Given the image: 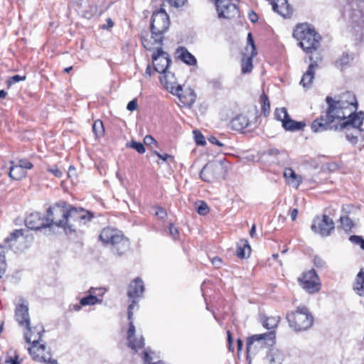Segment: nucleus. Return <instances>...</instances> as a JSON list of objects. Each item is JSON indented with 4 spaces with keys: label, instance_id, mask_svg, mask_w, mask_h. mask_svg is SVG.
Masks as SVG:
<instances>
[{
    "label": "nucleus",
    "instance_id": "1",
    "mask_svg": "<svg viewBox=\"0 0 364 364\" xmlns=\"http://www.w3.org/2000/svg\"><path fill=\"white\" fill-rule=\"evenodd\" d=\"M326 102L328 109L325 114H321L311 123V128L314 132L349 130L351 127L356 129L363 124L364 114L363 112L355 113L357 100L352 93H344L338 100L328 96Z\"/></svg>",
    "mask_w": 364,
    "mask_h": 364
},
{
    "label": "nucleus",
    "instance_id": "2",
    "mask_svg": "<svg viewBox=\"0 0 364 364\" xmlns=\"http://www.w3.org/2000/svg\"><path fill=\"white\" fill-rule=\"evenodd\" d=\"M170 24L169 17L164 9H161L153 13L151 18L150 38L143 36L141 43L147 50H154L156 46H161L163 44L164 33L168 29Z\"/></svg>",
    "mask_w": 364,
    "mask_h": 364
},
{
    "label": "nucleus",
    "instance_id": "3",
    "mask_svg": "<svg viewBox=\"0 0 364 364\" xmlns=\"http://www.w3.org/2000/svg\"><path fill=\"white\" fill-rule=\"evenodd\" d=\"M293 36L306 53H312L320 46L321 36L308 23L298 24Z\"/></svg>",
    "mask_w": 364,
    "mask_h": 364
},
{
    "label": "nucleus",
    "instance_id": "4",
    "mask_svg": "<svg viewBox=\"0 0 364 364\" xmlns=\"http://www.w3.org/2000/svg\"><path fill=\"white\" fill-rule=\"evenodd\" d=\"M100 240L105 244L112 246L113 253L122 255L129 249L130 243L121 231L110 228H104L100 236Z\"/></svg>",
    "mask_w": 364,
    "mask_h": 364
},
{
    "label": "nucleus",
    "instance_id": "5",
    "mask_svg": "<svg viewBox=\"0 0 364 364\" xmlns=\"http://www.w3.org/2000/svg\"><path fill=\"white\" fill-rule=\"evenodd\" d=\"M92 218V212L83 208H77L69 204L65 228V234L75 232L79 228L90 222Z\"/></svg>",
    "mask_w": 364,
    "mask_h": 364
},
{
    "label": "nucleus",
    "instance_id": "6",
    "mask_svg": "<svg viewBox=\"0 0 364 364\" xmlns=\"http://www.w3.org/2000/svg\"><path fill=\"white\" fill-rule=\"evenodd\" d=\"M286 318L290 328L296 332L309 329L314 322L313 316L305 306H299L294 311L287 314Z\"/></svg>",
    "mask_w": 364,
    "mask_h": 364
},
{
    "label": "nucleus",
    "instance_id": "7",
    "mask_svg": "<svg viewBox=\"0 0 364 364\" xmlns=\"http://www.w3.org/2000/svg\"><path fill=\"white\" fill-rule=\"evenodd\" d=\"M68 205L65 201H60L48 208L46 216L48 227L54 225L65 231Z\"/></svg>",
    "mask_w": 364,
    "mask_h": 364
},
{
    "label": "nucleus",
    "instance_id": "8",
    "mask_svg": "<svg viewBox=\"0 0 364 364\" xmlns=\"http://www.w3.org/2000/svg\"><path fill=\"white\" fill-rule=\"evenodd\" d=\"M225 170L222 161L208 163L200 173V178L208 183H213L223 178Z\"/></svg>",
    "mask_w": 364,
    "mask_h": 364
},
{
    "label": "nucleus",
    "instance_id": "9",
    "mask_svg": "<svg viewBox=\"0 0 364 364\" xmlns=\"http://www.w3.org/2000/svg\"><path fill=\"white\" fill-rule=\"evenodd\" d=\"M344 12L352 23L364 24V0H351L345 6Z\"/></svg>",
    "mask_w": 364,
    "mask_h": 364
},
{
    "label": "nucleus",
    "instance_id": "10",
    "mask_svg": "<svg viewBox=\"0 0 364 364\" xmlns=\"http://www.w3.org/2000/svg\"><path fill=\"white\" fill-rule=\"evenodd\" d=\"M15 318L20 326L24 328V338L27 343L32 340L33 334L28 314V307L24 304L16 306L15 309Z\"/></svg>",
    "mask_w": 364,
    "mask_h": 364
},
{
    "label": "nucleus",
    "instance_id": "11",
    "mask_svg": "<svg viewBox=\"0 0 364 364\" xmlns=\"http://www.w3.org/2000/svg\"><path fill=\"white\" fill-rule=\"evenodd\" d=\"M220 18H232L239 16L237 0H214Z\"/></svg>",
    "mask_w": 364,
    "mask_h": 364
},
{
    "label": "nucleus",
    "instance_id": "12",
    "mask_svg": "<svg viewBox=\"0 0 364 364\" xmlns=\"http://www.w3.org/2000/svg\"><path fill=\"white\" fill-rule=\"evenodd\" d=\"M334 228L333 220L326 215H323L321 217L316 215L311 225L312 231L322 237L330 235Z\"/></svg>",
    "mask_w": 364,
    "mask_h": 364
},
{
    "label": "nucleus",
    "instance_id": "13",
    "mask_svg": "<svg viewBox=\"0 0 364 364\" xmlns=\"http://www.w3.org/2000/svg\"><path fill=\"white\" fill-rule=\"evenodd\" d=\"M299 282L302 288L309 294L316 293L321 289L318 276L313 269L304 272L299 279Z\"/></svg>",
    "mask_w": 364,
    "mask_h": 364
},
{
    "label": "nucleus",
    "instance_id": "14",
    "mask_svg": "<svg viewBox=\"0 0 364 364\" xmlns=\"http://www.w3.org/2000/svg\"><path fill=\"white\" fill-rule=\"evenodd\" d=\"M154 50L156 51L151 55L154 68L156 72L161 73L168 70L171 60L169 55L163 50L161 46H156Z\"/></svg>",
    "mask_w": 364,
    "mask_h": 364
},
{
    "label": "nucleus",
    "instance_id": "15",
    "mask_svg": "<svg viewBox=\"0 0 364 364\" xmlns=\"http://www.w3.org/2000/svg\"><path fill=\"white\" fill-rule=\"evenodd\" d=\"M161 73L163 76L161 77L160 81L167 90L171 94H178V91H181V85L177 83L176 78L173 73L167 70Z\"/></svg>",
    "mask_w": 364,
    "mask_h": 364
},
{
    "label": "nucleus",
    "instance_id": "16",
    "mask_svg": "<svg viewBox=\"0 0 364 364\" xmlns=\"http://www.w3.org/2000/svg\"><path fill=\"white\" fill-rule=\"evenodd\" d=\"M275 336L273 332H269L263 334H256L249 337L247 340V353H250L251 348L255 342L264 343L268 346H272L274 341Z\"/></svg>",
    "mask_w": 364,
    "mask_h": 364
},
{
    "label": "nucleus",
    "instance_id": "17",
    "mask_svg": "<svg viewBox=\"0 0 364 364\" xmlns=\"http://www.w3.org/2000/svg\"><path fill=\"white\" fill-rule=\"evenodd\" d=\"M26 227L31 230H39L48 227L46 217H41L38 212L31 213L25 220Z\"/></svg>",
    "mask_w": 364,
    "mask_h": 364
},
{
    "label": "nucleus",
    "instance_id": "18",
    "mask_svg": "<svg viewBox=\"0 0 364 364\" xmlns=\"http://www.w3.org/2000/svg\"><path fill=\"white\" fill-rule=\"evenodd\" d=\"M144 291V285L140 278L134 279L128 287L127 296L131 299L141 297Z\"/></svg>",
    "mask_w": 364,
    "mask_h": 364
},
{
    "label": "nucleus",
    "instance_id": "19",
    "mask_svg": "<svg viewBox=\"0 0 364 364\" xmlns=\"http://www.w3.org/2000/svg\"><path fill=\"white\" fill-rule=\"evenodd\" d=\"M135 326L132 320L129 321V329L127 332L128 346L133 350H136L138 348H142L144 346V338L141 337L135 339Z\"/></svg>",
    "mask_w": 364,
    "mask_h": 364
},
{
    "label": "nucleus",
    "instance_id": "20",
    "mask_svg": "<svg viewBox=\"0 0 364 364\" xmlns=\"http://www.w3.org/2000/svg\"><path fill=\"white\" fill-rule=\"evenodd\" d=\"M272 9L282 16L290 17L292 14V9L288 4L287 0H273Z\"/></svg>",
    "mask_w": 364,
    "mask_h": 364
},
{
    "label": "nucleus",
    "instance_id": "21",
    "mask_svg": "<svg viewBox=\"0 0 364 364\" xmlns=\"http://www.w3.org/2000/svg\"><path fill=\"white\" fill-rule=\"evenodd\" d=\"M174 95L178 97L181 103L183 106L191 107L196 102V95L192 89L189 88L183 90L181 87V91H178V94Z\"/></svg>",
    "mask_w": 364,
    "mask_h": 364
},
{
    "label": "nucleus",
    "instance_id": "22",
    "mask_svg": "<svg viewBox=\"0 0 364 364\" xmlns=\"http://www.w3.org/2000/svg\"><path fill=\"white\" fill-rule=\"evenodd\" d=\"M317 67L316 62H312L309 64L306 72L303 75L300 84L304 87H309L313 82L315 75V68Z\"/></svg>",
    "mask_w": 364,
    "mask_h": 364
},
{
    "label": "nucleus",
    "instance_id": "23",
    "mask_svg": "<svg viewBox=\"0 0 364 364\" xmlns=\"http://www.w3.org/2000/svg\"><path fill=\"white\" fill-rule=\"evenodd\" d=\"M284 177L285 178L287 183L291 185L293 187L298 188L301 183V177L294 172L291 168H287L284 171Z\"/></svg>",
    "mask_w": 364,
    "mask_h": 364
},
{
    "label": "nucleus",
    "instance_id": "24",
    "mask_svg": "<svg viewBox=\"0 0 364 364\" xmlns=\"http://www.w3.org/2000/svg\"><path fill=\"white\" fill-rule=\"evenodd\" d=\"M282 127L287 130L290 132H296L299 131L304 129L306 126V123L304 122H296L291 119L289 115L283 121Z\"/></svg>",
    "mask_w": 364,
    "mask_h": 364
},
{
    "label": "nucleus",
    "instance_id": "25",
    "mask_svg": "<svg viewBox=\"0 0 364 364\" xmlns=\"http://www.w3.org/2000/svg\"><path fill=\"white\" fill-rule=\"evenodd\" d=\"M230 124L232 129L242 131L248 126L249 120L246 116L240 114L234 117Z\"/></svg>",
    "mask_w": 364,
    "mask_h": 364
},
{
    "label": "nucleus",
    "instance_id": "26",
    "mask_svg": "<svg viewBox=\"0 0 364 364\" xmlns=\"http://www.w3.org/2000/svg\"><path fill=\"white\" fill-rule=\"evenodd\" d=\"M176 54L178 58L187 65H193L197 63L196 58L186 48L180 47Z\"/></svg>",
    "mask_w": 364,
    "mask_h": 364
},
{
    "label": "nucleus",
    "instance_id": "27",
    "mask_svg": "<svg viewBox=\"0 0 364 364\" xmlns=\"http://www.w3.org/2000/svg\"><path fill=\"white\" fill-rule=\"evenodd\" d=\"M251 247L247 240H240L237 244V256L241 259L249 257Z\"/></svg>",
    "mask_w": 364,
    "mask_h": 364
},
{
    "label": "nucleus",
    "instance_id": "28",
    "mask_svg": "<svg viewBox=\"0 0 364 364\" xmlns=\"http://www.w3.org/2000/svg\"><path fill=\"white\" fill-rule=\"evenodd\" d=\"M266 358L270 364H281L284 356L280 350L272 349L267 353Z\"/></svg>",
    "mask_w": 364,
    "mask_h": 364
},
{
    "label": "nucleus",
    "instance_id": "29",
    "mask_svg": "<svg viewBox=\"0 0 364 364\" xmlns=\"http://www.w3.org/2000/svg\"><path fill=\"white\" fill-rule=\"evenodd\" d=\"M9 176L14 180H20L25 174V171L21 166L17 165L11 166L9 171Z\"/></svg>",
    "mask_w": 364,
    "mask_h": 364
},
{
    "label": "nucleus",
    "instance_id": "30",
    "mask_svg": "<svg viewBox=\"0 0 364 364\" xmlns=\"http://www.w3.org/2000/svg\"><path fill=\"white\" fill-rule=\"evenodd\" d=\"M249 55L245 57H243L242 60V72L243 73H250L252 70L253 65H252V58L254 56L251 55V53H248Z\"/></svg>",
    "mask_w": 364,
    "mask_h": 364
},
{
    "label": "nucleus",
    "instance_id": "31",
    "mask_svg": "<svg viewBox=\"0 0 364 364\" xmlns=\"http://www.w3.org/2000/svg\"><path fill=\"white\" fill-rule=\"evenodd\" d=\"M261 109L264 116H268L270 112V102L267 95L262 93L260 96Z\"/></svg>",
    "mask_w": 364,
    "mask_h": 364
},
{
    "label": "nucleus",
    "instance_id": "32",
    "mask_svg": "<svg viewBox=\"0 0 364 364\" xmlns=\"http://www.w3.org/2000/svg\"><path fill=\"white\" fill-rule=\"evenodd\" d=\"M247 53H251L252 56H255L257 54L256 46L254 43L253 37L251 33L247 35V46L245 48Z\"/></svg>",
    "mask_w": 364,
    "mask_h": 364
},
{
    "label": "nucleus",
    "instance_id": "33",
    "mask_svg": "<svg viewBox=\"0 0 364 364\" xmlns=\"http://www.w3.org/2000/svg\"><path fill=\"white\" fill-rule=\"evenodd\" d=\"M360 126H359L358 128H356V129L358 131V132H356L355 129L351 127L349 130L348 129H346L347 132H349L350 130H353V132L351 133H346V139L347 140L353 144H355L358 141V134L360 133V132L361 131V129H360Z\"/></svg>",
    "mask_w": 364,
    "mask_h": 364
},
{
    "label": "nucleus",
    "instance_id": "34",
    "mask_svg": "<svg viewBox=\"0 0 364 364\" xmlns=\"http://www.w3.org/2000/svg\"><path fill=\"white\" fill-rule=\"evenodd\" d=\"M100 302V299L92 294H90L85 297H83L80 301V306H87V305H94L95 304H97Z\"/></svg>",
    "mask_w": 364,
    "mask_h": 364
},
{
    "label": "nucleus",
    "instance_id": "35",
    "mask_svg": "<svg viewBox=\"0 0 364 364\" xmlns=\"http://www.w3.org/2000/svg\"><path fill=\"white\" fill-rule=\"evenodd\" d=\"M278 323L279 318L271 316L266 318L263 321L262 324L264 328L267 329H272L277 326Z\"/></svg>",
    "mask_w": 364,
    "mask_h": 364
},
{
    "label": "nucleus",
    "instance_id": "36",
    "mask_svg": "<svg viewBox=\"0 0 364 364\" xmlns=\"http://www.w3.org/2000/svg\"><path fill=\"white\" fill-rule=\"evenodd\" d=\"M289 116L287 109L285 107L277 108L274 112L275 119L280 121L282 124L283 121Z\"/></svg>",
    "mask_w": 364,
    "mask_h": 364
},
{
    "label": "nucleus",
    "instance_id": "37",
    "mask_svg": "<svg viewBox=\"0 0 364 364\" xmlns=\"http://www.w3.org/2000/svg\"><path fill=\"white\" fill-rule=\"evenodd\" d=\"M6 269V262L5 259V252L4 247L0 245V278L5 274Z\"/></svg>",
    "mask_w": 364,
    "mask_h": 364
},
{
    "label": "nucleus",
    "instance_id": "38",
    "mask_svg": "<svg viewBox=\"0 0 364 364\" xmlns=\"http://www.w3.org/2000/svg\"><path fill=\"white\" fill-rule=\"evenodd\" d=\"M127 146L135 149L139 154H144L146 151L145 147L142 143L137 142L134 140L128 143Z\"/></svg>",
    "mask_w": 364,
    "mask_h": 364
},
{
    "label": "nucleus",
    "instance_id": "39",
    "mask_svg": "<svg viewBox=\"0 0 364 364\" xmlns=\"http://www.w3.org/2000/svg\"><path fill=\"white\" fill-rule=\"evenodd\" d=\"M353 58L348 54H343L337 61L336 65L341 69L344 68V66L347 65L350 60H352Z\"/></svg>",
    "mask_w": 364,
    "mask_h": 364
},
{
    "label": "nucleus",
    "instance_id": "40",
    "mask_svg": "<svg viewBox=\"0 0 364 364\" xmlns=\"http://www.w3.org/2000/svg\"><path fill=\"white\" fill-rule=\"evenodd\" d=\"M197 213L200 215H205L209 212V208L204 201H199L196 208Z\"/></svg>",
    "mask_w": 364,
    "mask_h": 364
},
{
    "label": "nucleus",
    "instance_id": "41",
    "mask_svg": "<svg viewBox=\"0 0 364 364\" xmlns=\"http://www.w3.org/2000/svg\"><path fill=\"white\" fill-rule=\"evenodd\" d=\"M341 225L346 231L350 230L353 226V221L347 216L341 217Z\"/></svg>",
    "mask_w": 364,
    "mask_h": 364
},
{
    "label": "nucleus",
    "instance_id": "42",
    "mask_svg": "<svg viewBox=\"0 0 364 364\" xmlns=\"http://www.w3.org/2000/svg\"><path fill=\"white\" fill-rule=\"evenodd\" d=\"M93 132L96 134L102 135L104 133V127L102 122L100 120L95 121L92 126Z\"/></svg>",
    "mask_w": 364,
    "mask_h": 364
},
{
    "label": "nucleus",
    "instance_id": "43",
    "mask_svg": "<svg viewBox=\"0 0 364 364\" xmlns=\"http://www.w3.org/2000/svg\"><path fill=\"white\" fill-rule=\"evenodd\" d=\"M349 240L351 242L359 245L364 250V239L361 236L351 235Z\"/></svg>",
    "mask_w": 364,
    "mask_h": 364
},
{
    "label": "nucleus",
    "instance_id": "44",
    "mask_svg": "<svg viewBox=\"0 0 364 364\" xmlns=\"http://www.w3.org/2000/svg\"><path fill=\"white\" fill-rule=\"evenodd\" d=\"M195 141L198 145L205 144V140L203 135L198 130L193 131Z\"/></svg>",
    "mask_w": 364,
    "mask_h": 364
},
{
    "label": "nucleus",
    "instance_id": "45",
    "mask_svg": "<svg viewBox=\"0 0 364 364\" xmlns=\"http://www.w3.org/2000/svg\"><path fill=\"white\" fill-rule=\"evenodd\" d=\"M23 230H16L12 233H11L9 237L5 239V242H9L10 241L15 240L16 238L23 236Z\"/></svg>",
    "mask_w": 364,
    "mask_h": 364
},
{
    "label": "nucleus",
    "instance_id": "46",
    "mask_svg": "<svg viewBox=\"0 0 364 364\" xmlns=\"http://www.w3.org/2000/svg\"><path fill=\"white\" fill-rule=\"evenodd\" d=\"M26 79V76H21L19 75H15L12 77H11L8 81L7 83L11 85L12 84H15L16 82H18L20 81H23Z\"/></svg>",
    "mask_w": 364,
    "mask_h": 364
},
{
    "label": "nucleus",
    "instance_id": "47",
    "mask_svg": "<svg viewBox=\"0 0 364 364\" xmlns=\"http://www.w3.org/2000/svg\"><path fill=\"white\" fill-rule=\"evenodd\" d=\"M18 166H21L23 171H25V169H31L33 168V164L26 159L19 160Z\"/></svg>",
    "mask_w": 364,
    "mask_h": 364
},
{
    "label": "nucleus",
    "instance_id": "48",
    "mask_svg": "<svg viewBox=\"0 0 364 364\" xmlns=\"http://www.w3.org/2000/svg\"><path fill=\"white\" fill-rule=\"evenodd\" d=\"M169 234L173 237V239L176 240L178 237L179 232L177 228L174 226L173 224H170L169 227Z\"/></svg>",
    "mask_w": 364,
    "mask_h": 364
},
{
    "label": "nucleus",
    "instance_id": "49",
    "mask_svg": "<svg viewBox=\"0 0 364 364\" xmlns=\"http://www.w3.org/2000/svg\"><path fill=\"white\" fill-rule=\"evenodd\" d=\"M48 171L53 173L55 176L58 178H60L63 175L62 171L56 166L48 168Z\"/></svg>",
    "mask_w": 364,
    "mask_h": 364
},
{
    "label": "nucleus",
    "instance_id": "50",
    "mask_svg": "<svg viewBox=\"0 0 364 364\" xmlns=\"http://www.w3.org/2000/svg\"><path fill=\"white\" fill-rule=\"evenodd\" d=\"M137 302L134 300V299H132V303L129 305L128 306V319L129 321L132 320L133 318V309L134 308V306L136 305Z\"/></svg>",
    "mask_w": 364,
    "mask_h": 364
},
{
    "label": "nucleus",
    "instance_id": "51",
    "mask_svg": "<svg viewBox=\"0 0 364 364\" xmlns=\"http://www.w3.org/2000/svg\"><path fill=\"white\" fill-rule=\"evenodd\" d=\"M186 0H168V3L171 6H173L175 8H179L183 6Z\"/></svg>",
    "mask_w": 364,
    "mask_h": 364
},
{
    "label": "nucleus",
    "instance_id": "52",
    "mask_svg": "<svg viewBox=\"0 0 364 364\" xmlns=\"http://www.w3.org/2000/svg\"><path fill=\"white\" fill-rule=\"evenodd\" d=\"M155 214L157 217H159L161 219H164V218L166 217V215H167L166 210L163 208H161V207L156 208Z\"/></svg>",
    "mask_w": 364,
    "mask_h": 364
},
{
    "label": "nucleus",
    "instance_id": "53",
    "mask_svg": "<svg viewBox=\"0 0 364 364\" xmlns=\"http://www.w3.org/2000/svg\"><path fill=\"white\" fill-rule=\"evenodd\" d=\"M144 143L147 146H151V144H156V141L151 136L146 135L144 139Z\"/></svg>",
    "mask_w": 364,
    "mask_h": 364
},
{
    "label": "nucleus",
    "instance_id": "54",
    "mask_svg": "<svg viewBox=\"0 0 364 364\" xmlns=\"http://www.w3.org/2000/svg\"><path fill=\"white\" fill-rule=\"evenodd\" d=\"M137 108V103L136 100L130 101L127 106V109L129 111H134Z\"/></svg>",
    "mask_w": 364,
    "mask_h": 364
},
{
    "label": "nucleus",
    "instance_id": "55",
    "mask_svg": "<svg viewBox=\"0 0 364 364\" xmlns=\"http://www.w3.org/2000/svg\"><path fill=\"white\" fill-rule=\"evenodd\" d=\"M314 262L317 267H322L325 264V262L321 257L317 256L314 257Z\"/></svg>",
    "mask_w": 364,
    "mask_h": 364
},
{
    "label": "nucleus",
    "instance_id": "56",
    "mask_svg": "<svg viewBox=\"0 0 364 364\" xmlns=\"http://www.w3.org/2000/svg\"><path fill=\"white\" fill-rule=\"evenodd\" d=\"M208 139L211 144L218 145V146H223V144L218 141L215 136H211Z\"/></svg>",
    "mask_w": 364,
    "mask_h": 364
},
{
    "label": "nucleus",
    "instance_id": "57",
    "mask_svg": "<svg viewBox=\"0 0 364 364\" xmlns=\"http://www.w3.org/2000/svg\"><path fill=\"white\" fill-rule=\"evenodd\" d=\"M154 154L161 160H163L164 161H166L168 158H171V156L168 154H160L157 151H154Z\"/></svg>",
    "mask_w": 364,
    "mask_h": 364
},
{
    "label": "nucleus",
    "instance_id": "58",
    "mask_svg": "<svg viewBox=\"0 0 364 364\" xmlns=\"http://www.w3.org/2000/svg\"><path fill=\"white\" fill-rule=\"evenodd\" d=\"M248 17H249V19L250 20V21L252 23H255L258 21V16H257V14L255 13L254 11L250 12Z\"/></svg>",
    "mask_w": 364,
    "mask_h": 364
},
{
    "label": "nucleus",
    "instance_id": "59",
    "mask_svg": "<svg viewBox=\"0 0 364 364\" xmlns=\"http://www.w3.org/2000/svg\"><path fill=\"white\" fill-rule=\"evenodd\" d=\"M221 263L222 260L218 257H215L212 259V264L216 267H220Z\"/></svg>",
    "mask_w": 364,
    "mask_h": 364
},
{
    "label": "nucleus",
    "instance_id": "60",
    "mask_svg": "<svg viewBox=\"0 0 364 364\" xmlns=\"http://www.w3.org/2000/svg\"><path fill=\"white\" fill-rule=\"evenodd\" d=\"M114 26V22L112 21V20L109 18H108L107 19V24L106 25H103L102 26V28L103 29H109V28H112Z\"/></svg>",
    "mask_w": 364,
    "mask_h": 364
},
{
    "label": "nucleus",
    "instance_id": "61",
    "mask_svg": "<svg viewBox=\"0 0 364 364\" xmlns=\"http://www.w3.org/2000/svg\"><path fill=\"white\" fill-rule=\"evenodd\" d=\"M298 215V209L294 208L291 210L290 215L292 220H295L296 219Z\"/></svg>",
    "mask_w": 364,
    "mask_h": 364
},
{
    "label": "nucleus",
    "instance_id": "62",
    "mask_svg": "<svg viewBox=\"0 0 364 364\" xmlns=\"http://www.w3.org/2000/svg\"><path fill=\"white\" fill-rule=\"evenodd\" d=\"M6 363L9 364H19L20 361L18 360V356H15V358H10L9 360H6Z\"/></svg>",
    "mask_w": 364,
    "mask_h": 364
},
{
    "label": "nucleus",
    "instance_id": "63",
    "mask_svg": "<svg viewBox=\"0 0 364 364\" xmlns=\"http://www.w3.org/2000/svg\"><path fill=\"white\" fill-rule=\"evenodd\" d=\"M227 334H228V345H229V349L230 350H233L232 349V338L231 336L230 332L229 331H228Z\"/></svg>",
    "mask_w": 364,
    "mask_h": 364
},
{
    "label": "nucleus",
    "instance_id": "64",
    "mask_svg": "<svg viewBox=\"0 0 364 364\" xmlns=\"http://www.w3.org/2000/svg\"><path fill=\"white\" fill-rule=\"evenodd\" d=\"M144 362L150 363V362L152 359L151 357L149 355V353L146 351H144Z\"/></svg>",
    "mask_w": 364,
    "mask_h": 364
}]
</instances>
